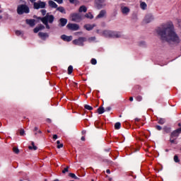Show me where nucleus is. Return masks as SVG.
I'll return each mask as SVG.
<instances>
[{
	"mask_svg": "<svg viewBox=\"0 0 181 181\" xmlns=\"http://www.w3.org/2000/svg\"><path fill=\"white\" fill-rule=\"evenodd\" d=\"M84 42H87V38L84 37H80L78 39L74 40L72 43L76 46L83 47L84 46Z\"/></svg>",
	"mask_w": 181,
	"mask_h": 181,
	"instance_id": "6",
	"label": "nucleus"
},
{
	"mask_svg": "<svg viewBox=\"0 0 181 181\" xmlns=\"http://www.w3.org/2000/svg\"><path fill=\"white\" fill-rule=\"evenodd\" d=\"M135 121H139V118H136Z\"/></svg>",
	"mask_w": 181,
	"mask_h": 181,
	"instance_id": "64",
	"label": "nucleus"
},
{
	"mask_svg": "<svg viewBox=\"0 0 181 181\" xmlns=\"http://www.w3.org/2000/svg\"><path fill=\"white\" fill-rule=\"evenodd\" d=\"M57 11H58L59 12H61V13H64L66 14V9H64V7L63 6H59V7H57Z\"/></svg>",
	"mask_w": 181,
	"mask_h": 181,
	"instance_id": "23",
	"label": "nucleus"
},
{
	"mask_svg": "<svg viewBox=\"0 0 181 181\" xmlns=\"http://www.w3.org/2000/svg\"><path fill=\"white\" fill-rule=\"evenodd\" d=\"M35 22H36V20H35V19H26L25 20V23H27V25H29V26H30L31 28H33V26H35Z\"/></svg>",
	"mask_w": 181,
	"mask_h": 181,
	"instance_id": "16",
	"label": "nucleus"
},
{
	"mask_svg": "<svg viewBox=\"0 0 181 181\" xmlns=\"http://www.w3.org/2000/svg\"><path fill=\"white\" fill-rule=\"evenodd\" d=\"M174 161L175 162V163H179V162H180V160H179V157L177 156V155H175L174 156Z\"/></svg>",
	"mask_w": 181,
	"mask_h": 181,
	"instance_id": "34",
	"label": "nucleus"
},
{
	"mask_svg": "<svg viewBox=\"0 0 181 181\" xmlns=\"http://www.w3.org/2000/svg\"><path fill=\"white\" fill-rule=\"evenodd\" d=\"M96 33H98V35H101L103 34V32L100 31V30H96Z\"/></svg>",
	"mask_w": 181,
	"mask_h": 181,
	"instance_id": "51",
	"label": "nucleus"
},
{
	"mask_svg": "<svg viewBox=\"0 0 181 181\" xmlns=\"http://www.w3.org/2000/svg\"><path fill=\"white\" fill-rule=\"evenodd\" d=\"M172 138H173V137H170V144H175V145L177 144V143H176V142L175 141V139H172Z\"/></svg>",
	"mask_w": 181,
	"mask_h": 181,
	"instance_id": "45",
	"label": "nucleus"
},
{
	"mask_svg": "<svg viewBox=\"0 0 181 181\" xmlns=\"http://www.w3.org/2000/svg\"><path fill=\"white\" fill-rule=\"evenodd\" d=\"M59 28H64L65 25H67V18H62L59 19Z\"/></svg>",
	"mask_w": 181,
	"mask_h": 181,
	"instance_id": "12",
	"label": "nucleus"
},
{
	"mask_svg": "<svg viewBox=\"0 0 181 181\" xmlns=\"http://www.w3.org/2000/svg\"><path fill=\"white\" fill-rule=\"evenodd\" d=\"M38 29H40V30H42V29H45V25L40 24L38 27Z\"/></svg>",
	"mask_w": 181,
	"mask_h": 181,
	"instance_id": "47",
	"label": "nucleus"
},
{
	"mask_svg": "<svg viewBox=\"0 0 181 181\" xmlns=\"http://www.w3.org/2000/svg\"><path fill=\"white\" fill-rule=\"evenodd\" d=\"M30 1L33 4L34 9H43L46 8V2L45 1H39L36 2V0H30Z\"/></svg>",
	"mask_w": 181,
	"mask_h": 181,
	"instance_id": "4",
	"label": "nucleus"
},
{
	"mask_svg": "<svg viewBox=\"0 0 181 181\" xmlns=\"http://www.w3.org/2000/svg\"><path fill=\"white\" fill-rule=\"evenodd\" d=\"M165 122H166V119L163 118H160L158 121V124H159L160 125H163Z\"/></svg>",
	"mask_w": 181,
	"mask_h": 181,
	"instance_id": "26",
	"label": "nucleus"
},
{
	"mask_svg": "<svg viewBox=\"0 0 181 181\" xmlns=\"http://www.w3.org/2000/svg\"><path fill=\"white\" fill-rule=\"evenodd\" d=\"M37 132L38 134H42V132H41L40 130H38Z\"/></svg>",
	"mask_w": 181,
	"mask_h": 181,
	"instance_id": "61",
	"label": "nucleus"
},
{
	"mask_svg": "<svg viewBox=\"0 0 181 181\" xmlns=\"http://www.w3.org/2000/svg\"><path fill=\"white\" fill-rule=\"evenodd\" d=\"M82 134H86V131H84V130L82 131Z\"/></svg>",
	"mask_w": 181,
	"mask_h": 181,
	"instance_id": "63",
	"label": "nucleus"
},
{
	"mask_svg": "<svg viewBox=\"0 0 181 181\" xmlns=\"http://www.w3.org/2000/svg\"><path fill=\"white\" fill-rule=\"evenodd\" d=\"M98 9H100V8H102V5L101 4H98Z\"/></svg>",
	"mask_w": 181,
	"mask_h": 181,
	"instance_id": "59",
	"label": "nucleus"
},
{
	"mask_svg": "<svg viewBox=\"0 0 181 181\" xmlns=\"http://www.w3.org/2000/svg\"><path fill=\"white\" fill-rule=\"evenodd\" d=\"M70 4H77V0H69Z\"/></svg>",
	"mask_w": 181,
	"mask_h": 181,
	"instance_id": "48",
	"label": "nucleus"
},
{
	"mask_svg": "<svg viewBox=\"0 0 181 181\" xmlns=\"http://www.w3.org/2000/svg\"><path fill=\"white\" fill-rule=\"evenodd\" d=\"M57 148L58 149H60V148H63V144H58Z\"/></svg>",
	"mask_w": 181,
	"mask_h": 181,
	"instance_id": "53",
	"label": "nucleus"
},
{
	"mask_svg": "<svg viewBox=\"0 0 181 181\" xmlns=\"http://www.w3.org/2000/svg\"><path fill=\"white\" fill-rule=\"evenodd\" d=\"M57 145H60L61 144H60V141H57Z\"/></svg>",
	"mask_w": 181,
	"mask_h": 181,
	"instance_id": "60",
	"label": "nucleus"
},
{
	"mask_svg": "<svg viewBox=\"0 0 181 181\" xmlns=\"http://www.w3.org/2000/svg\"><path fill=\"white\" fill-rule=\"evenodd\" d=\"M155 128L156 129H157V131H162V127H160V125H156Z\"/></svg>",
	"mask_w": 181,
	"mask_h": 181,
	"instance_id": "41",
	"label": "nucleus"
},
{
	"mask_svg": "<svg viewBox=\"0 0 181 181\" xmlns=\"http://www.w3.org/2000/svg\"><path fill=\"white\" fill-rule=\"evenodd\" d=\"M115 129H119L121 128V123L119 122H116L115 124Z\"/></svg>",
	"mask_w": 181,
	"mask_h": 181,
	"instance_id": "30",
	"label": "nucleus"
},
{
	"mask_svg": "<svg viewBox=\"0 0 181 181\" xmlns=\"http://www.w3.org/2000/svg\"><path fill=\"white\" fill-rule=\"evenodd\" d=\"M156 33L160 36L161 40L168 43H174L175 45L180 43L179 36L175 33L170 24L161 25L156 29Z\"/></svg>",
	"mask_w": 181,
	"mask_h": 181,
	"instance_id": "1",
	"label": "nucleus"
},
{
	"mask_svg": "<svg viewBox=\"0 0 181 181\" xmlns=\"http://www.w3.org/2000/svg\"><path fill=\"white\" fill-rule=\"evenodd\" d=\"M40 12H41L42 15L43 16H45V15H46L47 11H46L45 9H42V10L40 11Z\"/></svg>",
	"mask_w": 181,
	"mask_h": 181,
	"instance_id": "43",
	"label": "nucleus"
},
{
	"mask_svg": "<svg viewBox=\"0 0 181 181\" xmlns=\"http://www.w3.org/2000/svg\"><path fill=\"white\" fill-rule=\"evenodd\" d=\"M53 139H57V134L53 135Z\"/></svg>",
	"mask_w": 181,
	"mask_h": 181,
	"instance_id": "54",
	"label": "nucleus"
},
{
	"mask_svg": "<svg viewBox=\"0 0 181 181\" xmlns=\"http://www.w3.org/2000/svg\"><path fill=\"white\" fill-rule=\"evenodd\" d=\"M48 4L50 6V8H57V4L52 0H49L48 1Z\"/></svg>",
	"mask_w": 181,
	"mask_h": 181,
	"instance_id": "21",
	"label": "nucleus"
},
{
	"mask_svg": "<svg viewBox=\"0 0 181 181\" xmlns=\"http://www.w3.org/2000/svg\"><path fill=\"white\" fill-rule=\"evenodd\" d=\"M76 86H77V83H74V87H76Z\"/></svg>",
	"mask_w": 181,
	"mask_h": 181,
	"instance_id": "62",
	"label": "nucleus"
},
{
	"mask_svg": "<svg viewBox=\"0 0 181 181\" xmlns=\"http://www.w3.org/2000/svg\"><path fill=\"white\" fill-rule=\"evenodd\" d=\"M39 30H40L39 29V27H36L35 28H34L33 31H34V33H37L39 32Z\"/></svg>",
	"mask_w": 181,
	"mask_h": 181,
	"instance_id": "44",
	"label": "nucleus"
},
{
	"mask_svg": "<svg viewBox=\"0 0 181 181\" xmlns=\"http://www.w3.org/2000/svg\"><path fill=\"white\" fill-rule=\"evenodd\" d=\"M84 29H86V30H93L94 29V28H95V24H86L84 26H83Z\"/></svg>",
	"mask_w": 181,
	"mask_h": 181,
	"instance_id": "17",
	"label": "nucleus"
},
{
	"mask_svg": "<svg viewBox=\"0 0 181 181\" xmlns=\"http://www.w3.org/2000/svg\"><path fill=\"white\" fill-rule=\"evenodd\" d=\"M111 110H112L111 106H108V107H105V111L110 112V111H111Z\"/></svg>",
	"mask_w": 181,
	"mask_h": 181,
	"instance_id": "46",
	"label": "nucleus"
},
{
	"mask_svg": "<svg viewBox=\"0 0 181 181\" xmlns=\"http://www.w3.org/2000/svg\"><path fill=\"white\" fill-rule=\"evenodd\" d=\"M70 167L67 166L66 168H64V170H62V173H67V172H69V169Z\"/></svg>",
	"mask_w": 181,
	"mask_h": 181,
	"instance_id": "39",
	"label": "nucleus"
},
{
	"mask_svg": "<svg viewBox=\"0 0 181 181\" xmlns=\"http://www.w3.org/2000/svg\"><path fill=\"white\" fill-rule=\"evenodd\" d=\"M31 145L32 146H28V149H33L34 151H36L37 149V147L35 146V142L32 141Z\"/></svg>",
	"mask_w": 181,
	"mask_h": 181,
	"instance_id": "24",
	"label": "nucleus"
},
{
	"mask_svg": "<svg viewBox=\"0 0 181 181\" xmlns=\"http://www.w3.org/2000/svg\"><path fill=\"white\" fill-rule=\"evenodd\" d=\"M106 173H107L108 175H110V173H111V170H110V169H107L106 170Z\"/></svg>",
	"mask_w": 181,
	"mask_h": 181,
	"instance_id": "55",
	"label": "nucleus"
},
{
	"mask_svg": "<svg viewBox=\"0 0 181 181\" xmlns=\"http://www.w3.org/2000/svg\"><path fill=\"white\" fill-rule=\"evenodd\" d=\"M105 152H111V148H107L104 149Z\"/></svg>",
	"mask_w": 181,
	"mask_h": 181,
	"instance_id": "50",
	"label": "nucleus"
},
{
	"mask_svg": "<svg viewBox=\"0 0 181 181\" xmlns=\"http://www.w3.org/2000/svg\"><path fill=\"white\" fill-rule=\"evenodd\" d=\"M153 19H154V18H153V16L152 14H147L145 16L144 22L146 23H151V22H152V21H153Z\"/></svg>",
	"mask_w": 181,
	"mask_h": 181,
	"instance_id": "10",
	"label": "nucleus"
},
{
	"mask_svg": "<svg viewBox=\"0 0 181 181\" xmlns=\"http://www.w3.org/2000/svg\"><path fill=\"white\" fill-rule=\"evenodd\" d=\"M85 18H87V19H93L94 18V16H93L91 13H88L85 14Z\"/></svg>",
	"mask_w": 181,
	"mask_h": 181,
	"instance_id": "28",
	"label": "nucleus"
},
{
	"mask_svg": "<svg viewBox=\"0 0 181 181\" xmlns=\"http://www.w3.org/2000/svg\"><path fill=\"white\" fill-rule=\"evenodd\" d=\"M136 101L141 102V101H142L143 98H142L141 95H138V96L136 98Z\"/></svg>",
	"mask_w": 181,
	"mask_h": 181,
	"instance_id": "38",
	"label": "nucleus"
},
{
	"mask_svg": "<svg viewBox=\"0 0 181 181\" xmlns=\"http://www.w3.org/2000/svg\"><path fill=\"white\" fill-rule=\"evenodd\" d=\"M101 36L104 37H112V30H103L102 31Z\"/></svg>",
	"mask_w": 181,
	"mask_h": 181,
	"instance_id": "9",
	"label": "nucleus"
},
{
	"mask_svg": "<svg viewBox=\"0 0 181 181\" xmlns=\"http://www.w3.org/2000/svg\"><path fill=\"white\" fill-rule=\"evenodd\" d=\"M138 45L140 47H145L146 46V42H145V41H140L139 42Z\"/></svg>",
	"mask_w": 181,
	"mask_h": 181,
	"instance_id": "27",
	"label": "nucleus"
},
{
	"mask_svg": "<svg viewBox=\"0 0 181 181\" xmlns=\"http://www.w3.org/2000/svg\"><path fill=\"white\" fill-rule=\"evenodd\" d=\"M124 35H122V32L119 31H112V37L113 39H119L120 37H122Z\"/></svg>",
	"mask_w": 181,
	"mask_h": 181,
	"instance_id": "8",
	"label": "nucleus"
},
{
	"mask_svg": "<svg viewBox=\"0 0 181 181\" xmlns=\"http://www.w3.org/2000/svg\"><path fill=\"white\" fill-rule=\"evenodd\" d=\"M30 10L29 9V6L26 4H21L17 8V13L18 15H23V13H29Z\"/></svg>",
	"mask_w": 181,
	"mask_h": 181,
	"instance_id": "3",
	"label": "nucleus"
},
{
	"mask_svg": "<svg viewBox=\"0 0 181 181\" xmlns=\"http://www.w3.org/2000/svg\"><path fill=\"white\" fill-rule=\"evenodd\" d=\"M55 2H57V4H63V0H54Z\"/></svg>",
	"mask_w": 181,
	"mask_h": 181,
	"instance_id": "49",
	"label": "nucleus"
},
{
	"mask_svg": "<svg viewBox=\"0 0 181 181\" xmlns=\"http://www.w3.org/2000/svg\"><path fill=\"white\" fill-rule=\"evenodd\" d=\"M78 12L80 13H81V12H84V13H86V12H87V7H86V6H81L78 8Z\"/></svg>",
	"mask_w": 181,
	"mask_h": 181,
	"instance_id": "22",
	"label": "nucleus"
},
{
	"mask_svg": "<svg viewBox=\"0 0 181 181\" xmlns=\"http://www.w3.org/2000/svg\"><path fill=\"white\" fill-rule=\"evenodd\" d=\"M84 108L86 110H88V111H91L93 110V107H91L88 105H85Z\"/></svg>",
	"mask_w": 181,
	"mask_h": 181,
	"instance_id": "33",
	"label": "nucleus"
},
{
	"mask_svg": "<svg viewBox=\"0 0 181 181\" xmlns=\"http://www.w3.org/2000/svg\"><path fill=\"white\" fill-rule=\"evenodd\" d=\"M61 39L64 42H71L73 40V36H67L66 35H62Z\"/></svg>",
	"mask_w": 181,
	"mask_h": 181,
	"instance_id": "13",
	"label": "nucleus"
},
{
	"mask_svg": "<svg viewBox=\"0 0 181 181\" xmlns=\"http://www.w3.org/2000/svg\"><path fill=\"white\" fill-rule=\"evenodd\" d=\"M98 114H104L105 112V109L103 107H100L98 108Z\"/></svg>",
	"mask_w": 181,
	"mask_h": 181,
	"instance_id": "25",
	"label": "nucleus"
},
{
	"mask_svg": "<svg viewBox=\"0 0 181 181\" xmlns=\"http://www.w3.org/2000/svg\"><path fill=\"white\" fill-rule=\"evenodd\" d=\"M140 8L143 11H145L146 9V8H148V5L146 4V3L145 1H140Z\"/></svg>",
	"mask_w": 181,
	"mask_h": 181,
	"instance_id": "20",
	"label": "nucleus"
},
{
	"mask_svg": "<svg viewBox=\"0 0 181 181\" xmlns=\"http://www.w3.org/2000/svg\"><path fill=\"white\" fill-rule=\"evenodd\" d=\"M90 63L91 64H93L95 66V64H97V59L93 58L91 60H90Z\"/></svg>",
	"mask_w": 181,
	"mask_h": 181,
	"instance_id": "37",
	"label": "nucleus"
},
{
	"mask_svg": "<svg viewBox=\"0 0 181 181\" xmlns=\"http://www.w3.org/2000/svg\"><path fill=\"white\" fill-rule=\"evenodd\" d=\"M13 151L14 152V153H16V155H18V153H19V148H18L17 147H13Z\"/></svg>",
	"mask_w": 181,
	"mask_h": 181,
	"instance_id": "35",
	"label": "nucleus"
},
{
	"mask_svg": "<svg viewBox=\"0 0 181 181\" xmlns=\"http://www.w3.org/2000/svg\"><path fill=\"white\" fill-rule=\"evenodd\" d=\"M16 35L17 36H21V35H22V31H21V30H16Z\"/></svg>",
	"mask_w": 181,
	"mask_h": 181,
	"instance_id": "42",
	"label": "nucleus"
},
{
	"mask_svg": "<svg viewBox=\"0 0 181 181\" xmlns=\"http://www.w3.org/2000/svg\"><path fill=\"white\" fill-rule=\"evenodd\" d=\"M70 18L72 22L78 23V22L83 21V16H81L80 13H72L70 14Z\"/></svg>",
	"mask_w": 181,
	"mask_h": 181,
	"instance_id": "5",
	"label": "nucleus"
},
{
	"mask_svg": "<svg viewBox=\"0 0 181 181\" xmlns=\"http://www.w3.org/2000/svg\"><path fill=\"white\" fill-rule=\"evenodd\" d=\"M130 11L131 10L127 6H122L121 7V11H122V13H123V15H128Z\"/></svg>",
	"mask_w": 181,
	"mask_h": 181,
	"instance_id": "15",
	"label": "nucleus"
},
{
	"mask_svg": "<svg viewBox=\"0 0 181 181\" xmlns=\"http://www.w3.org/2000/svg\"><path fill=\"white\" fill-rule=\"evenodd\" d=\"M73 73V66L70 65L68 67V74H71Z\"/></svg>",
	"mask_w": 181,
	"mask_h": 181,
	"instance_id": "31",
	"label": "nucleus"
},
{
	"mask_svg": "<svg viewBox=\"0 0 181 181\" xmlns=\"http://www.w3.org/2000/svg\"><path fill=\"white\" fill-rule=\"evenodd\" d=\"M81 139V141H86V137L82 136Z\"/></svg>",
	"mask_w": 181,
	"mask_h": 181,
	"instance_id": "57",
	"label": "nucleus"
},
{
	"mask_svg": "<svg viewBox=\"0 0 181 181\" xmlns=\"http://www.w3.org/2000/svg\"><path fill=\"white\" fill-rule=\"evenodd\" d=\"M38 21H41V22H45L47 23H53L54 22V16L50 15L48 13L46 14L45 17H37Z\"/></svg>",
	"mask_w": 181,
	"mask_h": 181,
	"instance_id": "2",
	"label": "nucleus"
},
{
	"mask_svg": "<svg viewBox=\"0 0 181 181\" xmlns=\"http://www.w3.org/2000/svg\"><path fill=\"white\" fill-rule=\"evenodd\" d=\"M47 122H49V123L52 122V119H47Z\"/></svg>",
	"mask_w": 181,
	"mask_h": 181,
	"instance_id": "56",
	"label": "nucleus"
},
{
	"mask_svg": "<svg viewBox=\"0 0 181 181\" xmlns=\"http://www.w3.org/2000/svg\"><path fill=\"white\" fill-rule=\"evenodd\" d=\"M107 14V11L105 10H101L99 14L96 16V19H101Z\"/></svg>",
	"mask_w": 181,
	"mask_h": 181,
	"instance_id": "18",
	"label": "nucleus"
},
{
	"mask_svg": "<svg viewBox=\"0 0 181 181\" xmlns=\"http://www.w3.org/2000/svg\"><path fill=\"white\" fill-rule=\"evenodd\" d=\"M163 131L164 134H170L172 128H170V127L164 126L163 128Z\"/></svg>",
	"mask_w": 181,
	"mask_h": 181,
	"instance_id": "19",
	"label": "nucleus"
},
{
	"mask_svg": "<svg viewBox=\"0 0 181 181\" xmlns=\"http://www.w3.org/2000/svg\"><path fill=\"white\" fill-rule=\"evenodd\" d=\"M69 176H70V177H71L72 179H75L76 180H78V179H79L78 177H76V174H74V173H70L69 174Z\"/></svg>",
	"mask_w": 181,
	"mask_h": 181,
	"instance_id": "29",
	"label": "nucleus"
},
{
	"mask_svg": "<svg viewBox=\"0 0 181 181\" xmlns=\"http://www.w3.org/2000/svg\"><path fill=\"white\" fill-rule=\"evenodd\" d=\"M66 28L69 29V30H78L80 29V25L77 23H68Z\"/></svg>",
	"mask_w": 181,
	"mask_h": 181,
	"instance_id": "7",
	"label": "nucleus"
},
{
	"mask_svg": "<svg viewBox=\"0 0 181 181\" xmlns=\"http://www.w3.org/2000/svg\"><path fill=\"white\" fill-rule=\"evenodd\" d=\"M95 37H90L89 38H88V42H89V43H91V42H95Z\"/></svg>",
	"mask_w": 181,
	"mask_h": 181,
	"instance_id": "32",
	"label": "nucleus"
},
{
	"mask_svg": "<svg viewBox=\"0 0 181 181\" xmlns=\"http://www.w3.org/2000/svg\"><path fill=\"white\" fill-rule=\"evenodd\" d=\"M129 101H134V98L133 97H130L129 98Z\"/></svg>",
	"mask_w": 181,
	"mask_h": 181,
	"instance_id": "58",
	"label": "nucleus"
},
{
	"mask_svg": "<svg viewBox=\"0 0 181 181\" xmlns=\"http://www.w3.org/2000/svg\"><path fill=\"white\" fill-rule=\"evenodd\" d=\"M180 133H181V132H180V129L174 130L170 134V138H177V136H179V135H180Z\"/></svg>",
	"mask_w": 181,
	"mask_h": 181,
	"instance_id": "11",
	"label": "nucleus"
},
{
	"mask_svg": "<svg viewBox=\"0 0 181 181\" xmlns=\"http://www.w3.org/2000/svg\"><path fill=\"white\" fill-rule=\"evenodd\" d=\"M42 23L45 25L47 29H50V25H49V23L42 22Z\"/></svg>",
	"mask_w": 181,
	"mask_h": 181,
	"instance_id": "40",
	"label": "nucleus"
},
{
	"mask_svg": "<svg viewBox=\"0 0 181 181\" xmlns=\"http://www.w3.org/2000/svg\"><path fill=\"white\" fill-rule=\"evenodd\" d=\"M38 36L40 37V39H42V40H46V39L49 37V34H47V33L40 32L38 33Z\"/></svg>",
	"mask_w": 181,
	"mask_h": 181,
	"instance_id": "14",
	"label": "nucleus"
},
{
	"mask_svg": "<svg viewBox=\"0 0 181 181\" xmlns=\"http://www.w3.org/2000/svg\"><path fill=\"white\" fill-rule=\"evenodd\" d=\"M20 135L21 136H24V135H25V129H20Z\"/></svg>",
	"mask_w": 181,
	"mask_h": 181,
	"instance_id": "36",
	"label": "nucleus"
},
{
	"mask_svg": "<svg viewBox=\"0 0 181 181\" xmlns=\"http://www.w3.org/2000/svg\"><path fill=\"white\" fill-rule=\"evenodd\" d=\"M37 131H39V128L37 127H35L33 129L34 132H37Z\"/></svg>",
	"mask_w": 181,
	"mask_h": 181,
	"instance_id": "52",
	"label": "nucleus"
}]
</instances>
